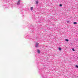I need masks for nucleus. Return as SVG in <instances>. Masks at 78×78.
<instances>
[{
    "label": "nucleus",
    "instance_id": "nucleus-1",
    "mask_svg": "<svg viewBox=\"0 0 78 78\" xmlns=\"http://www.w3.org/2000/svg\"><path fill=\"white\" fill-rule=\"evenodd\" d=\"M20 0H19L18 2H17V5H20Z\"/></svg>",
    "mask_w": 78,
    "mask_h": 78
},
{
    "label": "nucleus",
    "instance_id": "nucleus-2",
    "mask_svg": "<svg viewBox=\"0 0 78 78\" xmlns=\"http://www.w3.org/2000/svg\"><path fill=\"white\" fill-rule=\"evenodd\" d=\"M38 45H39V43H36V44L35 45L36 47H38Z\"/></svg>",
    "mask_w": 78,
    "mask_h": 78
},
{
    "label": "nucleus",
    "instance_id": "nucleus-3",
    "mask_svg": "<svg viewBox=\"0 0 78 78\" xmlns=\"http://www.w3.org/2000/svg\"><path fill=\"white\" fill-rule=\"evenodd\" d=\"M37 52L38 53H39L40 52H41V51H40V50L38 49L37 50Z\"/></svg>",
    "mask_w": 78,
    "mask_h": 78
},
{
    "label": "nucleus",
    "instance_id": "nucleus-4",
    "mask_svg": "<svg viewBox=\"0 0 78 78\" xmlns=\"http://www.w3.org/2000/svg\"><path fill=\"white\" fill-rule=\"evenodd\" d=\"M36 4L37 5V4H38V1H36Z\"/></svg>",
    "mask_w": 78,
    "mask_h": 78
},
{
    "label": "nucleus",
    "instance_id": "nucleus-5",
    "mask_svg": "<svg viewBox=\"0 0 78 78\" xmlns=\"http://www.w3.org/2000/svg\"><path fill=\"white\" fill-rule=\"evenodd\" d=\"M30 9L31 11H33V7H31Z\"/></svg>",
    "mask_w": 78,
    "mask_h": 78
},
{
    "label": "nucleus",
    "instance_id": "nucleus-6",
    "mask_svg": "<svg viewBox=\"0 0 78 78\" xmlns=\"http://www.w3.org/2000/svg\"><path fill=\"white\" fill-rule=\"evenodd\" d=\"M74 25H76V24H77V23L76 22H74Z\"/></svg>",
    "mask_w": 78,
    "mask_h": 78
},
{
    "label": "nucleus",
    "instance_id": "nucleus-7",
    "mask_svg": "<svg viewBox=\"0 0 78 78\" xmlns=\"http://www.w3.org/2000/svg\"><path fill=\"white\" fill-rule=\"evenodd\" d=\"M58 49H59V50H60V51H61V48H59Z\"/></svg>",
    "mask_w": 78,
    "mask_h": 78
},
{
    "label": "nucleus",
    "instance_id": "nucleus-8",
    "mask_svg": "<svg viewBox=\"0 0 78 78\" xmlns=\"http://www.w3.org/2000/svg\"><path fill=\"white\" fill-rule=\"evenodd\" d=\"M72 50H73V51H75V49H74V48H73L72 49Z\"/></svg>",
    "mask_w": 78,
    "mask_h": 78
},
{
    "label": "nucleus",
    "instance_id": "nucleus-9",
    "mask_svg": "<svg viewBox=\"0 0 78 78\" xmlns=\"http://www.w3.org/2000/svg\"><path fill=\"white\" fill-rule=\"evenodd\" d=\"M66 41L67 42H68V41H69V40H68V39H66Z\"/></svg>",
    "mask_w": 78,
    "mask_h": 78
},
{
    "label": "nucleus",
    "instance_id": "nucleus-10",
    "mask_svg": "<svg viewBox=\"0 0 78 78\" xmlns=\"http://www.w3.org/2000/svg\"><path fill=\"white\" fill-rule=\"evenodd\" d=\"M59 6H62V5L61 4H60Z\"/></svg>",
    "mask_w": 78,
    "mask_h": 78
},
{
    "label": "nucleus",
    "instance_id": "nucleus-11",
    "mask_svg": "<svg viewBox=\"0 0 78 78\" xmlns=\"http://www.w3.org/2000/svg\"><path fill=\"white\" fill-rule=\"evenodd\" d=\"M76 68H78V65H76Z\"/></svg>",
    "mask_w": 78,
    "mask_h": 78
}]
</instances>
